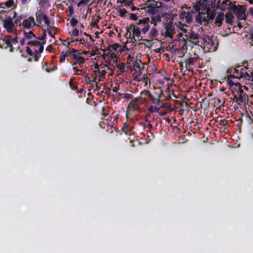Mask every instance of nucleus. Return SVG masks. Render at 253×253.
<instances>
[{
  "label": "nucleus",
  "instance_id": "f257e3e1",
  "mask_svg": "<svg viewBox=\"0 0 253 253\" xmlns=\"http://www.w3.org/2000/svg\"><path fill=\"white\" fill-rule=\"evenodd\" d=\"M193 11L192 9H190L189 8L188 10L184 11L183 10H181L179 13V19L180 20H185V21L189 24L193 20Z\"/></svg>",
  "mask_w": 253,
  "mask_h": 253
},
{
  "label": "nucleus",
  "instance_id": "f03ea898",
  "mask_svg": "<svg viewBox=\"0 0 253 253\" xmlns=\"http://www.w3.org/2000/svg\"><path fill=\"white\" fill-rule=\"evenodd\" d=\"M150 18L148 17H144L141 19H139L138 22L136 23V25L140 26V28L142 30V33L145 34L150 29Z\"/></svg>",
  "mask_w": 253,
  "mask_h": 253
},
{
  "label": "nucleus",
  "instance_id": "7ed1b4c3",
  "mask_svg": "<svg viewBox=\"0 0 253 253\" xmlns=\"http://www.w3.org/2000/svg\"><path fill=\"white\" fill-rule=\"evenodd\" d=\"M3 27L8 33H13L14 30V27L15 25L13 21V18L10 16L5 18V19L3 20Z\"/></svg>",
  "mask_w": 253,
  "mask_h": 253
},
{
  "label": "nucleus",
  "instance_id": "20e7f679",
  "mask_svg": "<svg viewBox=\"0 0 253 253\" xmlns=\"http://www.w3.org/2000/svg\"><path fill=\"white\" fill-rule=\"evenodd\" d=\"M220 5L219 9L222 11L228 9L235 11L237 10L235 2H232L230 0H224L222 1L221 3L220 2Z\"/></svg>",
  "mask_w": 253,
  "mask_h": 253
},
{
  "label": "nucleus",
  "instance_id": "39448f33",
  "mask_svg": "<svg viewBox=\"0 0 253 253\" xmlns=\"http://www.w3.org/2000/svg\"><path fill=\"white\" fill-rule=\"evenodd\" d=\"M37 22L38 23L37 25L40 26L42 24V22L43 20L45 25L48 27L49 26L50 21L47 16L44 14L43 11L42 10H40L38 12L36 13Z\"/></svg>",
  "mask_w": 253,
  "mask_h": 253
},
{
  "label": "nucleus",
  "instance_id": "423d86ee",
  "mask_svg": "<svg viewBox=\"0 0 253 253\" xmlns=\"http://www.w3.org/2000/svg\"><path fill=\"white\" fill-rule=\"evenodd\" d=\"M195 57H188L186 58L184 60V63H185V67L186 70L189 71H193L192 66L194 65V63L199 60L200 58L197 54L194 55Z\"/></svg>",
  "mask_w": 253,
  "mask_h": 253
},
{
  "label": "nucleus",
  "instance_id": "0eeeda50",
  "mask_svg": "<svg viewBox=\"0 0 253 253\" xmlns=\"http://www.w3.org/2000/svg\"><path fill=\"white\" fill-rule=\"evenodd\" d=\"M207 16H206V12H200L196 17V21L199 25L207 26L210 21L207 20Z\"/></svg>",
  "mask_w": 253,
  "mask_h": 253
},
{
  "label": "nucleus",
  "instance_id": "6e6552de",
  "mask_svg": "<svg viewBox=\"0 0 253 253\" xmlns=\"http://www.w3.org/2000/svg\"><path fill=\"white\" fill-rule=\"evenodd\" d=\"M162 93V90H160L159 92H153L151 93L148 98L153 105H160V98L161 97V94Z\"/></svg>",
  "mask_w": 253,
  "mask_h": 253
},
{
  "label": "nucleus",
  "instance_id": "1a4fd4ad",
  "mask_svg": "<svg viewBox=\"0 0 253 253\" xmlns=\"http://www.w3.org/2000/svg\"><path fill=\"white\" fill-rule=\"evenodd\" d=\"M133 128V122L131 121H127L124 124L122 130L126 134L130 135L132 133Z\"/></svg>",
  "mask_w": 253,
  "mask_h": 253
},
{
  "label": "nucleus",
  "instance_id": "9d476101",
  "mask_svg": "<svg viewBox=\"0 0 253 253\" xmlns=\"http://www.w3.org/2000/svg\"><path fill=\"white\" fill-rule=\"evenodd\" d=\"M36 25L35 18L30 16L28 19L23 20L21 26L25 29L33 28Z\"/></svg>",
  "mask_w": 253,
  "mask_h": 253
},
{
  "label": "nucleus",
  "instance_id": "9b49d317",
  "mask_svg": "<svg viewBox=\"0 0 253 253\" xmlns=\"http://www.w3.org/2000/svg\"><path fill=\"white\" fill-rule=\"evenodd\" d=\"M239 79L240 78L238 76V75H235V74H230L227 76V82L228 85L231 87H232L234 85H235L238 87H241V85L239 83L235 81H234L232 80V79L236 80Z\"/></svg>",
  "mask_w": 253,
  "mask_h": 253
},
{
  "label": "nucleus",
  "instance_id": "f8f14e48",
  "mask_svg": "<svg viewBox=\"0 0 253 253\" xmlns=\"http://www.w3.org/2000/svg\"><path fill=\"white\" fill-rule=\"evenodd\" d=\"M45 42H43L42 43L38 41H30L27 42V44L29 46H36L38 47L37 49V51L39 54L42 53L43 51L44 46L43 44H44Z\"/></svg>",
  "mask_w": 253,
  "mask_h": 253
},
{
  "label": "nucleus",
  "instance_id": "ddd939ff",
  "mask_svg": "<svg viewBox=\"0 0 253 253\" xmlns=\"http://www.w3.org/2000/svg\"><path fill=\"white\" fill-rule=\"evenodd\" d=\"M158 35V31L156 27L153 26L148 34L149 39H141L142 41L149 43L150 41H153Z\"/></svg>",
  "mask_w": 253,
  "mask_h": 253
},
{
  "label": "nucleus",
  "instance_id": "4468645a",
  "mask_svg": "<svg viewBox=\"0 0 253 253\" xmlns=\"http://www.w3.org/2000/svg\"><path fill=\"white\" fill-rule=\"evenodd\" d=\"M241 87H239V102L238 104L240 105L241 103H244L245 105L248 104L249 102V98L248 95L244 92V91L242 89Z\"/></svg>",
  "mask_w": 253,
  "mask_h": 253
},
{
  "label": "nucleus",
  "instance_id": "2eb2a0df",
  "mask_svg": "<svg viewBox=\"0 0 253 253\" xmlns=\"http://www.w3.org/2000/svg\"><path fill=\"white\" fill-rule=\"evenodd\" d=\"M166 36L168 37L171 38L174 33V28L173 27L172 22H169L165 26Z\"/></svg>",
  "mask_w": 253,
  "mask_h": 253
},
{
  "label": "nucleus",
  "instance_id": "dca6fc26",
  "mask_svg": "<svg viewBox=\"0 0 253 253\" xmlns=\"http://www.w3.org/2000/svg\"><path fill=\"white\" fill-rule=\"evenodd\" d=\"M9 47L11 48L10 36H6L0 41V48H5Z\"/></svg>",
  "mask_w": 253,
  "mask_h": 253
},
{
  "label": "nucleus",
  "instance_id": "f3484780",
  "mask_svg": "<svg viewBox=\"0 0 253 253\" xmlns=\"http://www.w3.org/2000/svg\"><path fill=\"white\" fill-rule=\"evenodd\" d=\"M143 102L141 100V98L136 97L131 100L128 105V107L132 109L133 111H136L139 109V102Z\"/></svg>",
  "mask_w": 253,
  "mask_h": 253
},
{
  "label": "nucleus",
  "instance_id": "a211bd4d",
  "mask_svg": "<svg viewBox=\"0 0 253 253\" xmlns=\"http://www.w3.org/2000/svg\"><path fill=\"white\" fill-rule=\"evenodd\" d=\"M248 69L247 67L245 66L244 68L241 67V68L239 69L240 73L239 75L238 76L240 78H245L246 80H250L251 78V76L246 71V70Z\"/></svg>",
  "mask_w": 253,
  "mask_h": 253
},
{
  "label": "nucleus",
  "instance_id": "6ab92c4d",
  "mask_svg": "<svg viewBox=\"0 0 253 253\" xmlns=\"http://www.w3.org/2000/svg\"><path fill=\"white\" fill-rule=\"evenodd\" d=\"M238 18L239 20L246 19L247 18V14L246 13V10L243 6L240 5V8L238 10Z\"/></svg>",
  "mask_w": 253,
  "mask_h": 253
},
{
  "label": "nucleus",
  "instance_id": "aec40b11",
  "mask_svg": "<svg viewBox=\"0 0 253 253\" xmlns=\"http://www.w3.org/2000/svg\"><path fill=\"white\" fill-rule=\"evenodd\" d=\"M143 68V65L140 59H137L133 63V68L134 70L139 72Z\"/></svg>",
  "mask_w": 253,
  "mask_h": 253
},
{
  "label": "nucleus",
  "instance_id": "412c9836",
  "mask_svg": "<svg viewBox=\"0 0 253 253\" xmlns=\"http://www.w3.org/2000/svg\"><path fill=\"white\" fill-rule=\"evenodd\" d=\"M224 13L220 12L216 17L215 24L217 26L220 27L222 23V21L224 19Z\"/></svg>",
  "mask_w": 253,
  "mask_h": 253
},
{
  "label": "nucleus",
  "instance_id": "4be33fe9",
  "mask_svg": "<svg viewBox=\"0 0 253 253\" xmlns=\"http://www.w3.org/2000/svg\"><path fill=\"white\" fill-rule=\"evenodd\" d=\"M72 58L76 60L78 62L80 67H83L84 64V58L83 56H78V55H73Z\"/></svg>",
  "mask_w": 253,
  "mask_h": 253
},
{
  "label": "nucleus",
  "instance_id": "5701e85b",
  "mask_svg": "<svg viewBox=\"0 0 253 253\" xmlns=\"http://www.w3.org/2000/svg\"><path fill=\"white\" fill-rule=\"evenodd\" d=\"M207 11V12L206 13V16H207V20L210 21L211 23L215 16V11L211 12L210 9H208Z\"/></svg>",
  "mask_w": 253,
  "mask_h": 253
},
{
  "label": "nucleus",
  "instance_id": "b1692460",
  "mask_svg": "<svg viewBox=\"0 0 253 253\" xmlns=\"http://www.w3.org/2000/svg\"><path fill=\"white\" fill-rule=\"evenodd\" d=\"M14 19V23L16 25L21 26L22 23L21 20L22 18L21 16H17V13L16 11H14L13 12V16L12 17Z\"/></svg>",
  "mask_w": 253,
  "mask_h": 253
},
{
  "label": "nucleus",
  "instance_id": "393cba45",
  "mask_svg": "<svg viewBox=\"0 0 253 253\" xmlns=\"http://www.w3.org/2000/svg\"><path fill=\"white\" fill-rule=\"evenodd\" d=\"M161 21V17L159 14L153 16L151 18L150 23L154 24L153 26L156 27L157 23Z\"/></svg>",
  "mask_w": 253,
  "mask_h": 253
},
{
  "label": "nucleus",
  "instance_id": "a878e982",
  "mask_svg": "<svg viewBox=\"0 0 253 253\" xmlns=\"http://www.w3.org/2000/svg\"><path fill=\"white\" fill-rule=\"evenodd\" d=\"M151 94V92L150 91V90L147 89L144 90L140 92L141 97L140 98H141V100L143 99L144 101H146V97L148 98Z\"/></svg>",
  "mask_w": 253,
  "mask_h": 253
},
{
  "label": "nucleus",
  "instance_id": "bb28decb",
  "mask_svg": "<svg viewBox=\"0 0 253 253\" xmlns=\"http://www.w3.org/2000/svg\"><path fill=\"white\" fill-rule=\"evenodd\" d=\"M78 41V39L77 38L76 39H73L71 38H68L66 40H63L62 42V43L63 45L66 46V47L69 49V45L71 44V43Z\"/></svg>",
  "mask_w": 253,
  "mask_h": 253
},
{
  "label": "nucleus",
  "instance_id": "cd10ccee",
  "mask_svg": "<svg viewBox=\"0 0 253 253\" xmlns=\"http://www.w3.org/2000/svg\"><path fill=\"white\" fill-rule=\"evenodd\" d=\"M233 18V15L231 12L229 11L227 12L225 15L226 23L228 24H231L232 22Z\"/></svg>",
  "mask_w": 253,
  "mask_h": 253
},
{
  "label": "nucleus",
  "instance_id": "c85d7f7f",
  "mask_svg": "<svg viewBox=\"0 0 253 253\" xmlns=\"http://www.w3.org/2000/svg\"><path fill=\"white\" fill-rule=\"evenodd\" d=\"M142 33V30L139 27H136L134 29V30H132V38L135 41L134 36H136L137 37H139L140 36L141 34Z\"/></svg>",
  "mask_w": 253,
  "mask_h": 253
},
{
  "label": "nucleus",
  "instance_id": "c756f323",
  "mask_svg": "<svg viewBox=\"0 0 253 253\" xmlns=\"http://www.w3.org/2000/svg\"><path fill=\"white\" fill-rule=\"evenodd\" d=\"M220 0H218L217 2L216 1V0H214L213 1H211V7L213 11H215L216 9L219 8V6H220Z\"/></svg>",
  "mask_w": 253,
  "mask_h": 253
},
{
  "label": "nucleus",
  "instance_id": "7c9ffc66",
  "mask_svg": "<svg viewBox=\"0 0 253 253\" xmlns=\"http://www.w3.org/2000/svg\"><path fill=\"white\" fill-rule=\"evenodd\" d=\"M24 37L27 40H30L33 38H36V37L35 35L33 33L32 31H29V32H24Z\"/></svg>",
  "mask_w": 253,
  "mask_h": 253
},
{
  "label": "nucleus",
  "instance_id": "2f4dec72",
  "mask_svg": "<svg viewBox=\"0 0 253 253\" xmlns=\"http://www.w3.org/2000/svg\"><path fill=\"white\" fill-rule=\"evenodd\" d=\"M159 106V105H151L149 107L148 110L150 112L158 113V112H159V111H160V107Z\"/></svg>",
  "mask_w": 253,
  "mask_h": 253
},
{
  "label": "nucleus",
  "instance_id": "473e14b6",
  "mask_svg": "<svg viewBox=\"0 0 253 253\" xmlns=\"http://www.w3.org/2000/svg\"><path fill=\"white\" fill-rule=\"evenodd\" d=\"M89 1V0H72L74 3H77V1H78L77 3V6L78 7L87 4Z\"/></svg>",
  "mask_w": 253,
  "mask_h": 253
},
{
  "label": "nucleus",
  "instance_id": "72a5a7b5",
  "mask_svg": "<svg viewBox=\"0 0 253 253\" xmlns=\"http://www.w3.org/2000/svg\"><path fill=\"white\" fill-rule=\"evenodd\" d=\"M11 48L9 49L10 52L14 51V48L12 47L13 44H16L18 43L17 37L16 36L14 38H12L10 36Z\"/></svg>",
  "mask_w": 253,
  "mask_h": 253
},
{
  "label": "nucleus",
  "instance_id": "f704fd0d",
  "mask_svg": "<svg viewBox=\"0 0 253 253\" xmlns=\"http://www.w3.org/2000/svg\"><path fill=\"white\" fill-rule=\"evenodd\" d=\"M143 83L144 84L145 86L147 88H149L150 87L151 82L150 79L147 77L145 76V75H143Z\"/></svg>",
  "mask_w": 253,
  "mask_h": 253
},
{
  "label": "nucleus",
  "instance_id": "c9c22d12",
  "mask_svg": "<svg viewBox=\"0 0 253 253\" xmlns=\"http://www.w3.org/2000/svg\"><path fill=\"white\" fill-rule=\"evenodd\" d=\"M207 1L208 0H199L198 1L200 5H201V6L203 8L204 11L207 10L209 9L207 7Z\"/></svg>",
  "mask_w": 253,
  "mask_h": 253
},
{
  "label": "nucleus",
  "instance_id": "e433bc0d",
  "mask_svg": "<svg viewBox=\"0 0 253 253\" xmlns=\"http://www.w3.org/2000/svg\"><path fill=\"white\" fill-rule=\"evenodd\" d=\"M73 70L74 71V75H84V72H82V70L79 69L77 67H73Z\"/></svg>",
  "mask_w": 253,
  "mask_h": 253
},
{
  "label": "nucleus",
  "instance_id": "4c0bfd02",
  "mask_svg": "<svg viewBox=\"0 0 253 253\" xmlns=\"http://www.w3.org/2000/svg\"><path fill=\"white\" fill-rule=\"evenodd\" d=\"M182 38V39H179V41H182V42H183V44L182 45V47L184 48L185 47L186 49L187 48V45L188 43L191 42V41L188 40H185L183 37L180 36V38Z\"/></svg>",
  "mask_w": 253,
  "mask_h": 253
},
{
  "label": "nucleus",
  "instance_id": "58836bf2",
  "mask_svg": "<svg viewBox=\"0 0 253 253\" xmlns=\"http://www.w3.org/2000/svg\"><path fill=\"white\" fill-rule=\"evenodd\" d=\"M199 35L197 34V33H195L193 32H192V33H190L189 35V38L191 39V40H198L199 39Z\"/></svg>",
  "mask_w": 253,
  "mask_h": 253
},
{
  "label": "nucleus",
  "instance_id": "ea45409f",
  "mask_svg": "<svg viewBox=\"0 0 253 253\" xmlns=\"http://www.w3.org/2000/svg\"><path fill=\"white\" fill-rule=\"evenodd\" d=\"M74 79L71 78L69 83V86L72 90H76L78 89V86L73 83Z\"/></svg>",
  "mask_w": 253,
  "mask_h": 253
},
{
  "label": "nucleus",
  "instance_id": "a19ab883",
  "mask_svg": "<svg viewBox=\"0 0 253 253\" xmlns=\"http://www.w3.org/2000/svg\"><path fill=\"white\" fill-rule=\"evenodd\" d=\"M135 28V25L133 24H131L129 27L126 28V36L127 35V33H129V37L131 36V31L134 30Z\"/></svg>",
  "mask_w": 253,
  "mask_h": 253
},
{
  "label": "nucleus",
  "instance_id": "79ce46f5",
  "mask_svg": "<svg viewBox=\"0 0 253 253\" xmlns=\"http://www.w3.org/2000/svg\"><path fill=\"white\" fill-rule=\"evenodd\" d=\"M4 5L6 7V8H10L14 6V1L13 0H8L4 2Z\"/></svg>",
  "mask_w": 253,
  "mask_h": 253
},
{
  "label": "nucleus",
  "instance_id": "37998d69",
  "mask_svg": "<svg viewBox=\"0 0 253 253\" xmlns=\"http://www.w3.org/2000/svg\"><path fill=\"white\" fill-rule=\"evenodd\" d=\"M116 67L122 73L124 72L125 71V68L126 66V65L124 63H121L120 64H117Z\"/></svg>",
  "mask_w": 253,
  "mask_h": 253
},
{
  "label": "nucleus",
  "instance_id": "c03bdc74",
  "mask_svg": "<svg viewBox=\"0 0 253 253\" xmlns=\"http://www.w3.org/2000/svg\"><path fill=\"white\" fill-rule=\"evenodd\" d=\"M34 53L33 55H34V60L36 62H38L39 60L40 57H41V54L38 53L37 49H34Z\"/></svg>",
  "mask_w": 253,
  "mask_h": 253
},
{
  "label": "nucleus",
  "instance_id": "a18cd8bd",
  "mask_svg": "<svg viewBox=\"0 0 253 253\" xmlns=\"http://www.w3.org/2000/svg\"><path fill=\"white\" fill-rule=\"evenodd\" d=\"M67 57V54L64 53V51H62L60 53V62L63 63L65 61L66 58Z\"/></svg>",
  "mask_w": 253,
  "mask_h": 253
},
{
  "label": "nucleus",
  "instance_id": "49530a36",
  "mask_svg": "<svg viewBox=\"0 0 253 253\" xmlns=\"http://www.w3.org/2000/svg\"><path fill=\"white\" fill-rule=\"evenodd\" d=\"M122 1L125 6H130L133 3V0H123Z\"/></svg>",
  "mask_w": 253,
  "mask_h": 253
},
{
  "label": "nucleus",
  "instance_id": "de8ad7c7",
  "mask_svg": "<svg viewBox=\"0 0 253 253\" xmlns=\"http://www.w3.org/2000/svg\"><path fill=\"white\" fill-rule=\"evenodd\" d=\"M119 15L122 17H124L126 16V14L127 12L126 9L125 8H120L119 10Z\"/></svg>",
  "mask_w": 253,
  "mask_h": 253
},
{
  "label": "nucleus",
  "instance_id": "09e8293b",
  "mask_svg": "<svg viewBox=\"0 0 253 253\" xmlns=\"http://www.w3.org/2000/svg\"><path fill=\"white\" fill-rule=\"evenodd\" d=\"M193 7L194 9L198 11H199L200 10H203V8L201 6V5H200L198 1L194 5Z\"/></svg>",
  "mask_w": 253,
  "mask_h": 253
},
{
  "label": "nucleus",
  "instance_id": "8fccbe9b",
  "mask_svg": "<svg viewBox=\"0 0 253 253\" xmlns=\"http://www.w3.org/2000/svg\"><path fill=\"white\" fill-rule=\"evenodd\" d=\"M74 10L73 7L72 6L68 7V16L70 17H71L73 16V14H74Z\"/></svg>",
  "mask_w": 253,
  "mask_h": 253
},
{
  "label": "nucleus",
  "instance_id": "3c124183",
  "mask_svg": "<svg viewBox=\"0 0 253 253\" xmlns=\"http://www.w3.org/2000/svg\"><path fill=\"white\" fill-rule=\"evenodd\" d=\"M78 23V21L75 18H72L70 21V25L72 27H75Z\"/></svg>",
  "mask_w": 253,
  "mask_h": 253
},
{
  "label": "nucleus",
  "instance_id": "603ef678",
  "mask_svg": "<svg viewBox=\"0 0 253 253\" xmlns=\"http://www.w3.org/2000/svg\"><path fill=\"white\" fill-rule=\"evenodd\" d=\"M128 17L130 19L132 20H137L138 19V16L133 13H129L128 14Z\"/></svg>",
  "mask_w": 253,
  "mask_h": 253
},
{
  "label": "nucleus",
  "instance_id": "864d4df0",
  "mask_svg": "<svg viewBox=\"0 0 253 253\" xmlns=\"http://www.w3.org/2000/svg\"><path fill=\"white\" fill-rule=\"evenodd\" d=\"M57 69V67L56 66H53L51 68H48V67L46 68L45 71L48 73H50L52 71H55Z\"/></svg>",
  "mask_w": 253,
  "mask_h": 253
},
{
  "label": "nucleus",
  "instance_id": "5fc2aeb1",
  "mask_svg": "<svg viewBox=\"0 0 253 253\" xmlns=\"http://www.w3.org/2000/svg\"><path fill=\"white\" fill-rule=\"evenodd\" d=\"M26 52L30 56H33L34 53V51H33V50L29 46H27Z\"/></svg>",
  "mask_w": 253,
  "mask_h": 253
},
{
  "label": "nucleus",
  "instance_id": "6e6d98bb",
  "mask_svg": "<svg viewBox=\"0 0 253 253\" xmlns=\"http://www.w3.org/2000/svg\"><path fill=\"white\" fill-rule=\"evenodd\" d=\"M46 37V34L45 33V30H44L42 36L40 37H36V39L39 41H42L43 40H45Z\"/></svg>",
  "mask_w": 253,
  "mask_h": 253
},
{
  "label": "nucleus",
  "instance_id": "4d7b16f0",
  "mask_svg": "<svg viewBox=\"0 0 253 253\" xmlns=\"http://www.w3.org/2000/svg\"><path fill=\"white\" fill-rule=\"evenodd\" d=\"M79 35V31L76 28H75L72 32V35L74 37H77Z\"/></svg>",
  "mask_w": 253,
  "mask_h": 253
},
{
  "label": "nucleus",
  "instance_id": "13d9d810",
  "mask_svg": "<svg viewBox=\"0 0 253 253\" xmlns=\"http://www.w3.org/2000/svg\"><path fill=\"white\" fill-rule=\"evenodd\" d=\"M146 122L147 123H148L147 125L145 126V127L146 128H148L149 130H150L152 127H153V126L150 123V121H148V120H146Z\"/></svg>",
  "mask_w": 253,
  "mask_h": 253
},
{
  "label": "nucleus",
  "instance_id": "bf43d9fd",
  "mask_svg": "<svg viewBox=\"0 0 253 253\" xmlns=\"http://www.w3.org/2000/svg\"><path fill=\"white\" fill-rule=\"evenodd\" d=\"M120 44L118 43H114L111 45L112 49L114 50H117L119 47H120Z\"/></svg>",
  "mask_w": 253,
  "mask_h": 253
},
{
  "label": "nucleus",
  "instance_id": "052dcab7",
  "mask_svg": "<svg viewBox=\"0 0 253 253\" xmlns=\"http://www.w3.org/2000/svg\"><path fill=\"white\" fill-rule=\"evenodd\" d=\"M241 68V66H239L237 67H236V68H235L234 74H235V75H239V73H240V70H239V68Z\"/></svg>",
  "mask_w": 253,
  "mask_h": 253
},
{
  "label": "nucleus",
  "instance_id": "680f3d73",
  "mask_svg": "<svg viewBox=\"0 0 253 253\" xmlns=\"http://www.w3.org/2000/svg\"><path fill=\"white\" fill-rule=\"evenodd\" d=\"M70 50L71 52V55H72L73 57L74 54L77 55V53L79 52V51L78 50L73 48H72Z\"/></svg>",
  "mask_w": 253,
  "mask_h": 253
},
{
  "label": "nucleus",
  "instance_id": "e2e57ef3",
  "mask_svg": "<svg viewBox=\"0 0 253 253\" xmlns=\"http://www.w3.org/2000/svg\"><path fill=\"white\" fill-rule=\"evenodd\" d=\"M98 20H97V21H95L94 22H92L91 24H90V26L91 27H97V28H98V26L97 25V23H98Z\"/></svg>",
  "mask_w": 253,
  "mask_h": 253
},
{
  "label": "nucleus",
  "instance_id": "0e129e2a",
  "mask_svg": "<svg viewBox=\"0 0 253 253\" xmlns=\"http://www.w3.org/2000/svg\"><path fill=\"white\" fill-rule=\"evenodd\" d=\"M84 79H85V82L87 84H90L91 82H92L90 80V78L89 77H88L87 76H85L84 77Z\"/></svg>",
  "mask_w": 253,
  "mask_h": 253
},
{
  "label": "nucleus",
  "instance_id": "69168bd1",
  "mask_svg": "<svg viewBox=\"0 0 253 253\" xmlns=\"http://www.w3.org/2000/svg\"><path fill=\"white\" fill-rule=\"evenodd\" d=\"M111 48H112L111 45H110L106 49H103V51L105 52L106 51H108V52L107 54H109V53L112 52V51H111Z\"/></svg>",
  "mask_w": 253,
  "mask_h": 253
},
{
  "label": "nucleus",
  "instance_id": "338daca9",
  "mask_svg": "<svg viewBox=\"0 0 253 253\" xmlns=\"http://www.w3.org/2000/svg\"><path fill=\"white\" fill-rule=\"evenodd\" d=\"M78 41L80 42V44H82L83 45H84V44L85 43V41L84 39H78Z\"/></svg>",
  "mask_w": 253,
  "mask_h": 253
},
{
  "label": "nucleus",
  "instance_id": "774afa93",
  "mask_svg": "<svg viewBox=\"0 0 253 253\" xmlns=\"http://www.w3.org/2000/svg\"><path fill=\"white\" fill-rule=\"evenodd\" d=\"M250 14L253 17V7H250L249 8V11Z\"/></svg>",
  "mask_w": 253,
  "mask_h": 253
}]
</instances>
